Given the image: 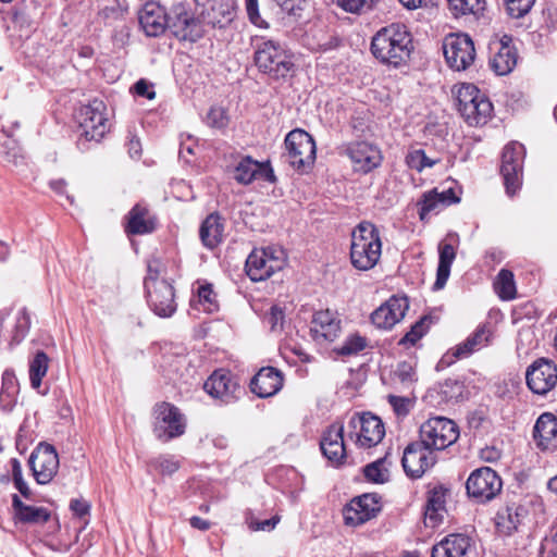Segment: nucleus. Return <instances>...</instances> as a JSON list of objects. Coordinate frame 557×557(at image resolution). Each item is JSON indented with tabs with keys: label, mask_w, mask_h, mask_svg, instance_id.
<instances>
[{
	"label": "nucleus",
	"mask_w": 557,
	"mask_h": 557,
	"mask_svg": "<svg viewBox=\"0 0 557 557\" xmlns=\"http://www.w3.org/2000/svg\"><path fill=\"white\" fill-rule=\"evenodd\" d=\"M413 49L411 35L400 23L379 29L371 40V53L383 64L398 67L406 63Z\"/></svg>",
	"instance_id": "1"
},
{
	"label": "nucleus",
	"mask_w": 557,
	"mask_h": 557,
	"mask_svg": "<svg viewBox=\"0 0 557 557\" xmlns=\"http://www.w3.org/2000/svg\"><path fill=\"white\" fill-rule=\"evenodd\" d=\"M382 255V242L376 226L360 222L351 232L350 261L360 271L373 269Z\"/></svg>",
	"instance_id": "2"
},
{
	"label": "nucleus",
	"mask_w": 557,
	"mask_h": 557,
	"mask_svg": "<svg viewBox=\"0 0 557 557\" xmlns=\"http://www.w3.org/2000/svg\"><path fill=\"white\" fill-rule=\"evenodd\" d=\"M458 111L470 126L485 124L493 111L491 101L472 84H463L457 91Z\"/></svg>",
	"instance_id": "3"
},
{
	"label": "nucleus",
	"mask_w": 557,
	"mask_h": 557,
	"mask_svg": "<svg viewBox=\"0 0 557 557\" xmlns=\"http://www.w3.org/2000/svg\"><path fill=\"white\" fill-rule=\"evenodd\" d=\"M286 264V253L283 248L269 246L255 249L246 260V273L251 281L259 282L269 278L281 271Z\"/></svg>",
	"instance_id": "4"
},
{
	"label": "nucleus",
	"mask_w": 557,
	"mask_h": 557,
	"mask_svg": "<svg viewBox=\"0 0 557 557\" xmlns=\"http://www.w3.org/2000/svg\"><path fill=\"white\" fill-rule=\"evenodd\" d=\"M255 62L260 71L274 78H284L293 70L290 54L276 41L267 40L258 46Z\"/></svg>",
	"instance_id": "5"
},
{
	"label": "nucleus",
	"mask_w": 557,
	"mask_h": 557,
	"mask_svg": "<svg viewBox=\"0 0 557 557\" xmlns=\"http://www.w3.org/2000/svg\"><path fill=\"white\" fill-rule=\"evenodd\" d=\"M385 428L382 420L371 413H355L348 421V437L359 448H371L382 442Z\"/></svg>",
	"instance_id": "6"
},
{
	"label": "nucleus",
	"mask_w": 557,
	"mask_h": 557,
	"mask_svg": "<svg viewBox=\"0 0 557 557\" xmlns=\"http://www.w3.org/2000/svg\"><path fill=\"white\" fill-rule=\"evenodd\" d=\"M153 433L161 442H169L185 433L186 419L174 405L163 401L153 407Z\"/></svg>",
	"instance_id": "7"
},
{
	"label": "nucleus",
	"mask_w": 557,
	"mask_h": 557,
	"mask_svg": "<svg viewBox=\"0 0 557 557\" xmlns=\"http://www.w3.org/2000/svg\"><path fill=\"white\" fill-rule=\"evenodd\" d=\"M459 437L458 425L445 417H432L420 426L421 442L431 450H443Z\"/></svg>",
	"instance_id": "8"
},
{
	"label": "nucleus",
	"mask_w": 557,
	"mask_h": 557,
	"mask_svg": "<svg viewBox=\"0 0 557 557\" xmlns=\"http://www.w3.org/2000/svg\"><path fill=\"white\" fill-rule=\"evenodd\" d=\"M285 147L289 163L297 170L310 168L315 160V143L302 129L289 132L285 138Z\"/></svg>",
	"instance_id": "9"
},
{
	"label": "nucleus",
	"mask_w": 557,
	"mask_h": 557,
	"mask_svg": "<svg viewBox=\"0 0 557 557\" xmlns=\"http://www.w3.org/2000/svg\"><path fill=\"white\" fill-rule=\"evenodd\" d=\"M444 55L449 67L467 70L475 59L474 44L467 34H450L444 39Z\"/></svg>",
	"instance_id": "10"
},
{
	"label": "nucleus",
	"mask_w": 557,
	"mask_h": 557,
	"mask_svg": "<svg viewBox=\"0 0 557 557\" xmlns=\"http://www.w3.org/2000/svg\"><path fill=\"white\" fill-rule=\"evenodd\" d=\"M107 107L103 101L95 99L79 110V127L87 140L100 141L109 131Z\"/></svg>",
	"instance_id": "11"
},
{
	"label": "nucleus",
	"mask_w": 557,
	"mask_h": 557,
	"mask_svg": "<svg viewBox=\"0 0 557 557\" xmlns=\"http://www.w3.org/2000/svg\"><path fill=\"white\" fill-rule=\"evenodd\" d=\"M502 487L500 476L490 467L475 469L466 482L469 496L480 502L493 499L502 491Z\"/></svg>",
	"instance_id": "12"
},
{
	"label": "nucleus",
	"mask_w": 557,
	"mask_h": 557,
	"mask_svg": "<svg viewBox=\"0 0 557 557\" xmlns=\"http://www.w3.org/2000/svg\"><path fill=\"white\" fill-rule=\"evenodd\" d=\"M151 271L152 269L149 265V276L145 281V286L148 293V304L153 312L159 317H171L176 310L174 289L166 281H158L152 277Z\"/></svg>",
	"instance_id": "13"
},
{
	"label": "nucleus",
	"mask_w": 557,
	"mask_h": 557,
	"mask_svg": "<svg viewBox=\"0 0 557 557\" xmlns=\"http://www.w3.org/2000/svg\"><path fill=\"white\" fill-rule=\"evenodd\" d=\"M381 497L376 494H363L354 497L343 509L346 525L358 527L375 518L381 511Z\"/></svg>",
	"instance_id": "14"
},
{
	"label": "nucleus",
	"mask_w": 557,
	"mask_h": 557,
	"mask_svg": "<svg viewBox=\"0 0 557 557\" xmlns=\"http://www.w3.org/2000/svg\"><path fill=\"white\" fill-rule=\"evenodd\" d=\"M528 387L535 394L546 395L557 384V366L553 360L539 358L527 369Z\"/></svg>",
	"instance_id": "15"
},
{
	"label": "nucleus",
	"mask_w": 557,
	"mask_h": 557,
	"mask_svg": "<svg viewBox=\"0 0 557 557\" xmlns=\"http://www.w3.org/2000/svg\"><path fill=\"white\" fill-rule=\"evenodd\" d=\"M524 157V147L512 141L505 146L502 156L500 173L508 195L512 196L520 187V173Z\"/></svg>",
	"instance_id": "16"
},
{
	"label": "nucleus",
	"mask_w": 557,
	"mask_h": 557,
	"mask_svg": "<svg viewBox=\"0 0 557 557\" xmlns=\"http://www.w3.org/2000/svg\"><path fill=\"white\" fill-rule=\"evenodd\" d=\"M201 21L211 26L224 28L235 17V0H195Z\"/></svg>",
	"instance_id": "17"
},
{
	"label": "nucleus",
	"mask_w": 557,
	"mask_h": 557,
	"mask_svg": "<svg viewBox=\"0 0 557 557\" xmlns=\"http://www.w3.org/2000/svg\"><path fill=\"white\" fill-rule=\"evenodd\" d=\"M29 466L38 484L49 483L59 469L57 450L50 444L40 443L29 457Z\"/></svg>",
	"instance_id": "18"
},
{
	"label": "nucleus",
	"mask_w": 557,
	"mask_h": 557,
	"mask_svg": "<svg viewBox=\"0 0 557 557\" xmlns=\"http://www.w3.org/2000/svg\"><path fill=\"white\" fill-rule=\"evenodd\" d=\"M436 462V457L424 443H410L403 454V468L406 474L412 479L421 478Z\"/></svg>",
	"instance_id": "19"
},
{
	"label": "nucleus",
	"mask_w": 557,
	"mask_h": 557,
	"mask_svg": "<svg viewBox=\"0 0 557 557\" xmlns=\"http://www.w3.org/2000/svg\"><path fill=\"white\" fill-rule=\"evenodd\" d=\"M171 33L180 40L197 41L202 37L200 22L183 4L174 5L169 14Z\"/></svg>",
	"instance_id": "20"
},
{
	"label": "nucleus",
	"mask_w": 557,
	"mask_h": 557,
	"mask_svg": "<svg viewBox=\"0 0 557 557\" xmlns=\"http://www.w3.org/2000/svg\"><path fill=\"white\" fill-rule=\"evenodd\" d=\"M345 153L351 160L356 172L369 173L382 162L380 149L367 141H354L345 146Z\"/></svg>",
	"instance_id": "21"
},
{
	"label": "nucleus",
	"mask_w": 557,
	"mask_h": 557,
	"mask_svg": "<svg viewBox=\"0 0 557 557\" xmlns=\"http://www.w3.org/2000/svg\"><path fill=\"white\" fill-rule=\"evenodd\" d=\"M408 308L406 297L393 296L372 312L371 321L380 329H392L405 317Z\"/></svg>",
	"instance_id": "22"
},
{
	"label": "nucleus",
	"mask_w": 557,
	"mask_h": 557,
	"mask_svg": "<svg viewBox=\"0 0 557 557\" xmlns=\"http://www.w3.org/2000/svg\"><path fill=\"white\" fill-rule=\"evenodd\" d=\"M139 24L148 37H158L169 27V14L159 3L147 2L138 14Z\"/></svg>",
	"instance_id": "23"
},
{
	"label": "nucleus",
	"mask_w": 557,
	"mask_h": 557,
	"mask_svg": "<svg viewBox=\"0 0 557 557\" xmlns=\"http://www.w3.org/2000/svg\"><path fill=\"white\" fill-rule=\"evenodd\" d=\"M203 388L213 398L231 403L237 398L236 393L239 391V385L230 372L216 370L205 382Z\"/></svg>",
	"instance_id": "24"
},
{
	"label": "nucleus",
	"mask_w": 557,
	"mask_h": 557,
	"mask_svg": "<svg viewBox=\"0 0 557 557\" xmlns=\"http://www.w3.org/2000/svg\"><path fill=\"white\" fill-rule=\"evenodd\" d=\"M530 515L529 505L520 503L507 504L496 515L495 523L499 533L510 535L523 524Z\"/></svg>",
	"instance_id": "25"
},
{
	"label": "nucleus",
	"mask_w": 557,
	"mask_h": 557,
	"mask_svg": "<svg viewBox=\"0 0 557 557\" xmlns=\"http://www.w3.org/2000/svg\"><path fill=\"white\" fill-rule=\"evenodd\" d=\"M341 320L336 312L329 309L318 311L311 320L310 332L314 341L333 342L341 332Z\"/></svg>",
	"instance_id": "26"
},
{
	"label": "nucleus",
	"mask_w": 557,
	"mask_h": 557,
	"mask_svg": "<svg viewBox=\"0 0 557 557\" xmlns=\"http://www.w3.org/2000/svg\"><path fill=\"white\" fill-rule=\"evenodd\" d=\"M283 374L273 367H264L251 379L250 389L260 398L275 395L283 387Z\"/></svg>",
	"instance_id": "27"
},
{
	"label": "nucleus",
	"mask_w": 557,
	"mask_h": 557,
	"mask_svg": "<svg viewBox=\"0 0 557 557\" xmlns=\"http://www.w3.org/2000/svg\"><path fill=\"white\" fill-rule=\"evenodd\" d=\"M320 447L330 461L339 463L346 455L344 425L339 422L330 425L320 441Z\"/></svg>",
	"instance_id": "28"
},
{
	"label": "nucleus",
	"mask_w": 557,
	"mask_h": 557,
	"mask_svg": "<svg viewBox=\"0 0 557 557\" xmlns=\"http://www.w3.org/2000/svg\"><path fill=\"white\" fill-rule=\"evenodd\" d=\"M533 438L541 450L557 448V417L550 412L542 413L533 428Z\"/></svg>",
	"instance_id": "29"
},
{
	"label": "nucleus",
	"mask_w": 557,
	"mask_h": 557,
	"mask_svg": "<svg viewBox=\"0 0 557 557\" xmlns=\"http://www.w3.org/2000/svg\"><path fill=\"white\" fill-rule=\"evenodd\" d=\"M124 220V231L127 235H145L156 230V218L143 203L135 205Z\"/></svg>",
	"instance_id": "30"
},
{
	"label": "nucleus",
	"mask_w": 557,
	"mask_h": 557,
	"mask_svg": "<svg viewBox=\"0 0 557 557\" xmlns=\"http://www.w3.org/2000/svg\"><path fill=\"white\" fill-rule=\"evenodd\" d=\"M457 239V235L449 234L438 244V265L433 286L435 290L442 289L447 283L451 264L456 258L455 242Z\"/></svg>",
	"instance_id": "31"
},
{
	"label": "nucleus",
	"mask_w": 557,
	"mask_h": 557,
	"mask_svg": "<svg viewBox=\"0 0 557 557\" xmlns=\"http://www.w3.org/2000/svg\"><path fill=\"white\" fill-rule=\"evenodd\" d=\"M493 338V330L490 323L480 324L472 334L458 344L453 356L457 359L467 358L475 351L488 346Z\"/></svg>",
	"instance_id": "32"
},
{
	"label": "nucleus",
	"mask_w": 557,
	"mask_h": 557,
	"mask_svg": "<svg viewBox=\"0 0 557 557\" xmlns=\"http://www.w3.org/2000/svg\"><path fill=\"white\" fill-rule=\"evenodd\" d=\"M469 547L468 536L449 534L433 546L431 557H465Z\"/></svg>",
	"instance_id": "33"
},
{
	"label": "nucleus",
	"mask_w": 557,
	"mask_h": 557,
	"mask_svg": "<svg viewBox=\"0 0 557 557\" xmlns=\"http://www.w3.org/2000/svg\"><path fill=\"white\" fill-rule=\"evenodd\" d=\"M448 492L443 486H437L430 491L424 511V522L428 527L435 528L442 522L446 512L445 503Z\"/></svg>",
	"instance_id": "34"
},
{
	"label": "nucleus",
	"mask_w": 557,
	"mask_h": 557,
	"mask_svg": "<svg viewBox=\"0 0 557 557\" xmlns=\"http://www.w3.org/2000/svg\"><path fill=\"white\" fill-rule=\"evenodd\" d=\"M13 516L17 522L42 524L50 518V511L44 507L25 505L18 495H12Z\"/></svg>",
	"instance_id": "35"
},
{
	"label": "nucleus",
	"mask_w": 557,
	"mask_h": 557,
	"mask_svg": "<svg viewBox=\"0 0 557 557\" xmlns=\"http://www.w3.org/2000/svg\"><path fill=\"white\" fill-rule=\"evenodd\" d=\"M224 225L216 213L209 214L200 225L199 236L205 247L213 249L222 243Z\"/></svg>",
	"instance_id": "36"
},
{
	"label": "nucleus",
	"mask_w": 557,
	"mask_h": 557,
	"mask_svg": "<svg viewBox=\"0 0 557 557\" xmlns=\"http://www.w3.org/2000/svg\"><path fill=\"white\" fill-rule=\"evenodd\" d=\"M505 39L509 40L507 36H504L497 53H495L491 60V66L498 75H507L510 73L515 69L518 59L516 49L508 45Z\"/></svg>",
	"instance_id": "37"
},
{
	"label": "nucleus",
	"mask_w": 557,
	"mask_h": 557,
	"mask_svg": "<svg viewBox=\"0 0 557 557\" xmlns=\"http://www.w3.org/2000/svg\"><path fill=\"white\" fill-rule=\"evenodd\" d=\"M49 357L44 351H37L29 362V380L34 389L41 386L42 379L46 376L49 368Z\"/></svg>",
	"instance_id": "38"
},
{
	"label": "nucleus",
	"mask_w": 557,
	"mask_h": 557,
	"mask_svg": "<svg viewBox=\"0 0 557 557\" xmlns=\"http://www.w3.org/2000/svg\"><path fill=\"white\" fill-rule=\"evenodd\" d=\"M436 189L424 193L422 199L418 202L420 207V219L424 220L431 212H437L447 206V200Z\"/></svg>",
	"instance_id": "39"
},
{
	"label": "nucleus",
	"mask_w": 557,
	"mask_h": 557,
	"mask_svg": "<svg viewBox=\"0 0 557 557\" xmlns=\"http://www.w3.org/2000/svg\"><path fill=\"white\" fill-rule=\"evenodd\" d=\"M494 287L503 300L513 299L517 294L513 273L506 269L500 270L497 274Z\"/></svg>",
	"instance_id": "40"
},
{
	"label": "nucleus",
	"mask_w": 557,
	"mask_h": 557,
	"mask_svg": "<svg viewBox=\"0 0 557 557\" xmlns=\"http://www.w3.org/2000/svg\"><path fill=\"white\" fill-rule=\"evenodd\" d=\"M259 170L260 163L252 160L250 157H246L236 165L234 178L239 184L248 185L257 178Z\"/></svg>",
	"instance_id": "41"
},
{
	"label": "nucleus",
	"mask_w": 557,
	"mask_h": 557,
	"mask_svg": "<svg viewBox=\"0 0 557 557\" xmlns=\"http://www.w3.org/2000/svg\"><path fill=\"white\" fill-rule=\"evenodd\" d=\"M449 10L455 16L480 14L484 11L485 0H447Z\"/></svg>",
	"instance_id": "42"
},
{
	"label": "nucleus",
	"mask_w": 557,
	"mask_h": 557,
	"mask_svg": "<svg viewBox=\"0 0 557 557\" xmlns=\"http://www.w3.org/2000/svg\"><path fill=\"white\" fill-rule=\"evenodd\" d=\"M386 460L387 456L367 465L363 469L366 479L373 483H385L388 481L389 472L386 467Z\"/></svg>",
	"instance_id": "43"
},
{
	"label": "nucleus",
	"mask_w": 557,
	"mask_h": 557,
	"mask_svg": "<svg viewBox=\"0 0 557 557\" xmlns=\"http://www.w3.org/2000/svg\"><path fill=\"white\" fill-rule=\"evenodd\" d=\"M180 467V460L171 455H161L149 461V468L162 475H172Z\"/></svg>",
	"instance_id": "44"
},
{
	"label": "nucleus",
	"mask_w": 557,
	"mask_h": 557,
	"mask_svg": "<svg viewBox=\"0 0 557 557\" xmlns=\"http://www.w3.org/2000/svg\"><path fill=\"white\" fill-rule=\"evenodd\" d=\"M367 346V339L359 334L349 335L345 342L334 350L339 356H352L363 350Z\"/></svg>",
	"instance_id": "45"
},
{
	"label": "nucleus",
	"mask_w": 557,
	"mask_h": 557,
	"mask_svg": "<svg viewBox=\"0 0 557 557\" xmlns=\"http://www.w3.org/2000/svg\"><path fill=\"white\" fill-rule=\"evenodd\" d=\"M406 163L410 169L421 172L425 168L433 166L436 163V160L428 158L424 150L414 149L407 153Z\"/></svg>",
	"instance_id": "46"
},
{
	"label": "nucleus",
	"mask_w": 557,
	"mask_h": 557,
	"mask_svg": "<svg viewBox=\"0 0 557 557\" xmlns=\"http://www.w3.org/2000/svg\"><path fill=\"white\" fill-rule=\"evenodd\" d=\"M536 0H504L506 11L512 18H520L527 15Z\"/></svg>",
	"instance_id": "47"
},
{
	"label": "nucleus",
	"mask_w": 557,
	"mask_h": 557,
	"mask_svg": "<svg viewBox=\"0 0 557 557\" xmlns=\"http://www.w3.org/2000/svg\"><path fill=\"white\" fill-rule=\"evenodd\" d=\"M395 379L404 386L411 387L417 382L414 367L409 362H400L395 371Z\"/></svg>",
	"instance_id": "48"
},
{
	"label": "nucleus",
	"mask_w": 557,
	"mask_h": 557,
	"mask_svg": "<svg viewBox=\"0 0 557 557\" xmlns=\"http://www.w3.org/2000/svg\"><path fill=\"white\" fill-rule=\"evenodd\" d=\"M198 302L206 312L211 313L218 310L219 305L211 285H202L198 288Z\"/></svg>",
	"instance_id": "49"
},
{
	"label": "nucleus",
	"mask_w": 557,
	"mask_h": 557,
	"mask_svg": "<svg viewBox=\"0 0 557 557\" xmlns=\"http://www.w3.org/2000/svg\"><path fill=\"white\" fill-rule=\"evenodd\" d=\"M429 318L422 317L419 321H417L410 329L409 332L400 339V344H411L414 345L428 331L429 327Z\"/></svg>",
	"instance_id": "50"
},
{
	"label": "nucleus",
	"mask_w": 557,
	"mask_h": 557,
	"mask_svg": "<svg viewBox=\"0 0 557 557\" xmlns=\"http://www.w3.org/2000/svg\"><path fill=\"white\" fill-rule=\"evenodd\" d=\"M379 0H337V4L350 13H363L374 8Z\"/></svg>",
	"instance_id": "51"
},
{
	"label": "nucleus",
	"mask_w": 557,
	"mask_h": 557,
	"mask_svg": "<svg viewBox=\"0 0 557 557\" xmlns=\"http://www.w3.org/2000/svg\"><path fill=\"white\" fill-rule=\"evenodd\" d=\"M387 400L398 417H406L414 404L412 398L396 395H388Z\"/></svg>",
	"instance_id": "52"
},
{
	"label": "nucleus",
	"mask_w": 557,
	"mask_h": 557,
	"mask_svg": "<svg viewBox=\"0 0 557 557\" xmlns=\"http://www.w3.org/2000/svg\"><path fill=\"white\" fill-rule=\"evenodd\" d=\"M206 122L211 127L223 128L228 123V116L223 108L212 107L207 113Z\"/></svg>",
	"instance_id": "53"
},
{
	"label": "nucleus",
	"mask_w": 557,
	"mask_h": 557,
	"mask_svg": "<svg viewBox=\"0 0 557 557\" xmlns=\"http://www.w3.org/2000/svg\"><path fill=\"white\" fill-rule=\"evenodd\" d=\"M284 311L278 306H272L265 314L264 321L270 325L272 332H278L283 329Z\"/></svg>",
	"instance_id": "54"
},
{
	"label": "nucleus",
	"mask_w": 557,
	"mask_h": 557,
	"mask_svg": "<svg viewBox=\"0 0 557 557\" xmlns=\"http://www.w3.org/2000/svg\"><path fill=\"white\" fill-rule=\"evenodd\" d=\"M245 8L248 18L253 25L268 28V23L260 16L258 0H245Z\"/></svg>",
	"instance_id": "55"
},
{
	"label": "nucleus",
	"mask_w": 557,
	"mask_h": 557,
	"mask_svg": "<svg viewBox=\"0 0 557 557\" xmlns=\"http://www.w3.org/2000/svg\"><path fill=\"white\" fill-rule=\"evenodd\" d=\"M20 127V122L11 114H5L0 117V129L8 137L14 136L15 129Z\"/></svg>",
	"instance_id": "56"
},
{
	"label": "nucleus",
	"mask_w": 557,
	"mask_h": 557,
	"mask_svg": "<svg viewBox=\"0 0 557 557\" xmlns=\"http://www.w3.org/2000/svg\"><path fill=\"white\" fill-rule=\"evenodd\" d=\"M280 520V516H274L262 521H250L249 528L253 531H271L276 527Z\"/></svg>",
	"instance_id": "57"
},
{
	"label": "nucleus",
	"mask_w": 557,
	"mask_h": 557,
	"mask_svg": "<svg viewBox=\"0 0 557 557\" xmlns=\"http://www.w3.org/2000/svg\"><path fill=\"white\" fill-rule=\"evenodd\" d=\"M151 87L152 86L145 79H139L134 85V91L136 92V95H138L140 97L152 100L156 97V92L151 89Z\"/></svg>",
	"instance_id": "58"
},
{
	"label": "nucleus",
	"mask_w": 557,
	"mask_h": 557,
	"mask_svg": "<svg viewBox=\"0 0 557 557\" xmlns=\"http://www.w3.org/2000/svg\"><path fill=\"white\" fill-rule=\"evenodd\" d=\"M70 508L75 516L83 518L89 513L90 505L85 499H72Z\"/></svg>",
	"instance_id": "59"
},
{
	"label": "nucleus",
	"mask_w": 557,
	"mask_h": 557,
	"mask_svg": "<svg viewBox=\"0 0 557 557\" xmlns=\"http://www.w3.org/2000/svg\"><path fill=\"white\" fill-rule=\"evenodd\" d=\"M282 10L286 11L289 14H296L297 11L302 10V4L305 0H274Z\"/></svg>",
	"instance_id": "60"
},
{
	"label": "nucleus",
	"mask_w": 557,
	"mask_h": 557,
	"mask_svg": "<svg viewBox=\"0 0 557 557\" xmlns=\"http://www.w3.org/2000/svg\"><path fill=\"white\" fill-rule=\"evenodd\" d=\"M258 177L270 183H274L276 180L273 169L270 166L269 163H260V170L258 171L257 178Z\"/></svg>",
	"instance_id": "61"
},
{
	"label": "nucleus",
	"mask_w": 557,
	"mask_h": 557,
	"mask_svg": "<svg viewBox=\"0 0 557 557\" xmlns=\"http://www.w3.org/2000/svg\"><path fill=\"white\" fill-rule=\"evenodd\" d=\"M500 456V450L495 447H485L481 450V458L487 462H495Z\"/></svg>",
	"instance_id": "62"
},
{
	"label": "nucleus",
	"mask_w": 557,
	"mask_h": 557,
	"mask_svg": "<svg viewBox=\"0 0 557 557\" xmlns=\"http://www.w3.org/2000/svg\"><path fill=\"white\" fill-rule=\"evenodd\" d=\"M12 481H16L23 478L22 465L18 459L12 458L10 460Z\"/></svg>",
	"instance_id": "63"
},
{
	"label": "nucleus",
	"mask_w": 557,
	"mask_h": 557,
	"mask_svg": "<svg viewBox=\"0 0 557 557\" xmlns=\"http://www.w3.org/2000/svg\"><path fill=\"white\" fill-rule=\"evenodd\" d=\"M15 488L21 493V495L25 498H30L32 491L27 484V482L24 480V478L16 480L13 482Z\"/></svg>",
	"instance_id": "64"
}]
</instances>
